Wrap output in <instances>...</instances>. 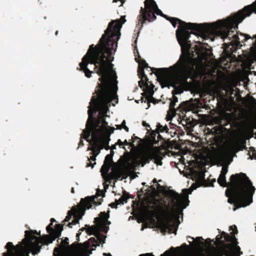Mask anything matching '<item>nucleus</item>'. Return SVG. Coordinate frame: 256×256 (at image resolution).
<instances>
[{"label": "nucleus", "mask_w": 256, "mask_h": 256, "mask_svg": "<svg viewBox=\"0 0 256 256\" xmlns=\"http://www.w3.org/2000/svg\"><path fill=\"white\" fill-rule=\"evenodd\" d=\"M100 196V194H98V196Z\"/></svg>", "instance_id": "nucleus-32"}, {"label": "nucleus", "mask_w": 256, "mask_h": 256, "mask_svg": "<svg viewBox=\"0 0 256 256\" xmlns=\"http://www.w3.org/2000/svg\"><path fill=\"white\" fill-rule=\"evenodd\" d=\"M240 248L236 244H234L230 248V252L226 254V256H239Z\"/></svg>", "instance_id": "nucleus-13"}, {"label": "nucleus", "mask_w": 256, "mask_h": 256, "mask_svg": "<svg viewBox=\"0 0 256 256\" xmlns=\"http://www.w3.org/2000/svg\"><path fill=\"white\" fill-rule=\"evenodd\" d=\"M157 130L160 132H168V126H166V125H165L164 126L160 124H158L157 125Z\"/></svg>", "instance_id": "nucleus-19"}, {"label": "nucleus", "mask_w": 256, "mask_h": 256, "mask_svg": "<svg viewBox=\"0 0 256 256\" xmlns=\"http://www.w3.org/2000/svg\"><path fill=\"white\" fill-rule=\"evenodd\" d=\"M126 22L124 16L111 22L95 48L91 45L80 66L86 76L90 78L92 70L100 76L98 88L92 96L88 110L86 128L83 138H110L115 130L104 119L108 116V108L118 102V81L111 62L114 60L120 38V29Z\"/></svg>", "instance_id": "nucleus-1"}, {"label": "nucleus", "mask_w": 256, "mask_h": 256, "mask_svg": "<svg viewBox=\"0 0 256 256\" xmlns=\"http://www.w3.org/2000/svg\"><path fill=\"white\" fill-rule=\"evenodd\" d=\"M121 1V4H120V6H122V4L124 3V2L122 1V0H120Z\"/></svg>", "instance_id": "nucleus-26"}, {"label": "nucleus", "mask_w": 256, "mask_h": 256, "mask_svg": "<svg viewBox=\"0 0 256 256\" xmlns=\"http://www.w3.org/2000/svg\"><path fill=\"white\" fill-rule=\"evenodd\" d=\"M110 164H104L101 169L102 174L104 175L106 174L109 170L110 169Z\"/></svg>", "instance_id": "nucleus-20"}, {"label": "nucleus", "mask_w": 256, "mask_h": 256, "mask_svg": "<svg viewBox=\"0 0 256 256\" xmlns=\"http://www.w3.org/2000/svg\"><path fill=\"white\" fill-rule=\"evenodd\" d=\"M112 160V157L110 155H107L105 158L104 164L110 162Z\"/></svg>", "instance_id": "nucleus-22"}, {"label": "nucleus", "mask_w": 256, "mask_h": 256, "mask_svg": "<svg viewBox=\"0 0 256 256\" xmlns=\"http://www.w3.org/2000/svg\"><path fill=\"white\" fill-rule=\"evenodd\" d=\"M80 144H82V142H80Z\"/></svg>", "instance_id": "nucleus-30"}, {"label": "nucleus", "mask_w": 256, "mask_h": 256, "mask_svg": "<svg viewBox=\"0 0 256 256\" xmlns=\"http://www.w3.org/2000/svg\"><path fill=\"white\" fill-rule=\"evenodd\" d=\"M58 227H60V228L58 230L59 231V232H60L61 231V228H60V226H58Z\"/></svg>", "instance_id": "nucleus-25"}, {"label": "nucleus", "mask_w": 256, "mask_h": 256, "mask_svg": "<svg viewBox=\"0 0 256 256\" xmlns=\"http://www.w3.org/2000/svg\"><path fill=\"white\" fill-rule=\"evenodd\" d=\"M128 197L126 195L122 196L118 200H116V205L123 204L127 202Z\"/></svg>", "instance_id": "nucleus-17"}, {"label": "nucleus", "mask_w": 256, "mask_h": 256, "mask_svg": "<svg viewBox=\"0 0 256 256\" xmlns=\"http://www.w3.org/2000/svg\"><path fill=\"white\" fill-rule=\"evenodd\" d=\"M142 73L141 80L138 82L140 86L148 94V96H152L154 94V86L150 84L146 76L143 74L142 70H140L139 74Z\"/></svg>", "instance_id": "nucleus-10"}, {"label": "nucleus", "mask_w": 256, "mask_h": 256, "mask_svg": "<svg viewBox=\"0 0 256 256\" xmlns=\"http://www.w3.org/2000/svg\"><path fill=\"white\" fill-rule=\"evenodd\" d=\"M97 197V196H92L90 198L88 197L84 199H82L80 206L76 208H73L68 212V215L66 216L64 221V225L66 226V222H68L72 216H73L74 219L72 222H70L67 224L70 227L72 228V225L76 224L78 223L80 219L84 215V211L86 209L88 210L92 208V204H100V200H99L98 202L96 200L98 198Z\"/></svg>", "instance_id": "nucleus-8"}, {"label": "nucleus", "mask_w": 256, "mask_h": 256, "mask_svg": "<svg viewBox=\"0 0 256 256\" xmlns=\"http://www.w3.org/2000/svg\"><path fill=\"white\" fill-rule=\"evenodd\" d=\"M228 166H224L218 178V182L222 186H230L227 189L226 194L228 198V202L234 204L237 208L245 207L252 202V196L256 188L252 182L245 174L240 173L231 176L230 183H226V175L228 171Z\"/></svg>", "instance_id": "nucleus-5"}, {"label": "nucleus", "mask_w": 256, "mask_h": 256, "mask_svg": "<svg viewBox=\"0 0 256 256\" xmlns=\"http://www.w3.org/2000/svg\"><path fill=\"white\" fill-rule=\"evenodd\" d=\"M117 130L124 129L126 132L129 131L128 128L126 126V122L125 120H124L120 124L116 125Z\"/></svg>", "instance_id": "nucleus-18"}, {"label": "nucleus", "mask_w": 256, "mask_h": 256, "mask_svg": "<svg viewBox=\"0 0 256 256\" xmlns=\"http://www.w3.org/2000/svg\"><path fill=\"white\" fill-rule=\"evenodd\" d=\"M256 128V116L254 118L250 126L239 130L228 142L226 148V155L232 156L236 152L245 148L246 139L249 138L248 134Z\"/></svg>", "instance_id": "nucleus-7"}, {"label": "nucleus", "mask_w": 256, "mask_h": 256, "mask_svg": "<svg viewBox=\"0 0 256 256\" xmlns=\"http://www.w3.org/2000/svg\"><path fill=\"white\" fill-rule=\"evenodd\" d=\"M153 182H154V183H155V182L156 183V179H154V180H153Z\"/></svg>", "instance_id": "nucleus-27"}, {"label": "nucleus", "mask_w": 256, "mask_h": 256, "mask_svg": "<svg viewBox=\"0 0 256 256\" xmlns=\"http://www.w3.org/2000/svg\"><path fill=\"white\" fill-rule=\"evenodd\" d=\"M252 12L256 13V0L234 15L211 24L186 23L178 18H167L174 28L178 24L176 36L182 54L174 66L169 69L164 68V78H189L203 72L204 62L196 58H200V55L204 54L206 46L202 42L204 40L212 41L214 36H219L222 39L228 38L231 45L238 46L240 42L250 39L248 34H233V30Z\"/></svg>", "instance_id": "nucleus-2"}, {"label": "nucleus", "mask_w": 256, "mask_h": 256, "mask_svg": "<svg viewBox=\"0 0 256 256\" xmlns=\"http://www.w3.org/2000/svg\"><path fill=\"white\" fill-rule=\"evenodd\" d=\"M178 102V98L174 96L172 98V100L170 104V109L168 112L166 117L167 121L171 120H172V118L176 115V110L174 108V106Z\"/></svg>", "instance_id": "nucleus-11"}, {"label": "nucleus", "mask_w": 256, "mask_h": 256, "mask_svg": "<svg viewBox=\"0 0 256 256\" xmlns=\"http://www.w3.org/2000/svg\"><path fill=\"white\" fill-rule=\"evenodd\" d=\"M141 14L142 18L148 21H154L156 18V14L160 15L164 18L166 16L164 15L162 11L157 6L154 0H145L144 8H141Z\"/></svg>", "instance_id": "nucleus-9"}, {"label": "nucleus", "mask_w": 256, "mask_h": 256, "mask_svg": "<svg viewBox=\"0 0 256 256\" xmlns=\"http://www.w3.org/2000/svg\"><path fill=\"white\" fill-rule=\"evenodd\" d=\"M207 158L210 160H212L214 158V156L212 154V152L210 151L208 152V154H207Z\"/></svg>", "instance_id": "nucleus-23"}, {"label": "nucleus", "mask_w": 256, "mask_h": 256, "mask_svg": "<svg viewBox=\"0 0 256 256\" xmlns=\"http://www.w3.org/2000/svg\"><path fill=\"white\" fill-rule=\"evenodd\" d=\"M192 176L195 183L190 188L183 189L182 194L166 190L162 196L151 198L146 205L144 204L140 212V221L146 227L156 226L162 232L176 234L180 216L188 206V195L204 182V174L202 171H194Z\"/></svg>", "instance_id": "nucleus-3"}, {"label": "nucleus", "mask_w": 256, "mask_h": 256, "mask_svg": "<svg viewBox=\"0 0 256 256\" xmlns=\"http://www.w3.org/2000/svg\"><path fill=\"white\" fill-rule=\"evenodd\" d=\"M250 156H252V158L256 159V150L254 148H250Z\"/></svg>", "instance_id": "nucleus-21"}, {"label": "nucleus", "mask_w": 256, "mask_h": 256, "mask_svg": "<svg viewBox=\"0 0 256 256\" xmlns=\"http://www.w3.org/2000/svg\"><path fill=\"white\" fill-rule=\"evenodd\" d=\"M132 140L134 139V138H132ZM134 140H132V142H128L126 140H125L124 142H122L121 140H119L117 144H119L120 146H123L124 144L125 146H129L131 148L130 150L134 149L136 148V146H134Z\"/></svg>", "instance_id": "nucleus-14"}, {"label": "nucleus", "mask_w": 256, "mask_h": 256, "mask_svg": "<svg viewBox=\"0 0 256 256\" xmlns=\"http://www.w3.org/2000/svg\"><path fill=\"white\" fill-rule=\"evenodd\" d=\"M134 138H135V139H136V140H138V138H136V137Z\"/></svg>", "instance_id": "nucleus-31"}, {"label": "nucleus", "mask_w": 256, "mask_h": 256, "mask_svg": "<svg viewBox=\"0 0 256 256\" xmlns=\"http://www.w3.org/2000/svg\"><path fill=\"white\" fill-rule=\"evenodd\" d=\"M147 64H146L144 62L142 63H140L139 64L140 67H142V68H145L147 67Z\"/></svg>", "instance_id": "nucleus-24"}, {"label": "nucleus", "mask_w": 256, "mask_h": 256, "mask_svg": "<svg viewBox=\"0 0 256 256\" xmlns=\"http://www.w3.org/2000/svg\"><path fill=\"white\" fill-rule=\"evenodd\" d=\"M110 205H111V206H112V207H114V204H112Z\"/></svg>", "instance_id": "nucleus-28"}, {"label": "nucleus", "mask_w": 256, "mask_h": 256, "mask_svg": "<svg viewBox=\"0 0 256 256\" xmlns=\"http://www.w3.org/2000/svg\"><path fill=\"white\" fill-rule=\"evenodd\" d=\"M162 154L158 148H152L143 152L140 157H132L126 160L114 172V176L117 179L126 178L130 176L134 168L142 164L148 162L150 160H154L157 165L162 166Z\"/></svg>", "instance_id": "nucleus-6"}, {"label": "nucleus", "mask_w": 256, "mask_h": 256, "mask_svg": "<svg viewBox=\"0 0 256 256\" xmlns=\"http://www.w3.org/2000/svg\"><path fill=\"white\" fill-rule=\"evenodd\" d=\"M230 230L232 231L231 234L232 235L231 236H230L224 232L222 233L221 236L219 237L218 236H216V240L219 242L220 240V239L223 237L225 238L226 240H228L229 239H230L232 242H234L235 237L234 235L237 234L236 227V226H232L230 227Z\"/></svg>", "instance_id": "nucleus-12"}, {"label": "nucleus", "mask_w": 256, "mask_h": 256, "mask_svg": "<svg viewBox=\"0 0 256 256\" xmlns=\"http://www.w3.org/2000/svg\"><path fill=\"white\" fill-rule=\"evenodd\" d=\"M109 214L105 212H101L99 217L94 218L96 226H88L87 228L80 229L77 234L78 240L80 234V231L86 230V232L89 234L94 235V237L90 238L88 242V246H77L74 244L68 246V239L66 238L62 241L59 247L54 248V254L55 256H89V247L92 246L96 248L104 242L106 236L100 234L101 232H106L108 228V225L110 224L108 221Z\"/></svg>", "instance_id": "nucleus-4"}, {"label": "nucleus", "mask_w": 256, "mask_h": 256, "mask_svg": "<svg viewBox=\"0 0 256 256\" xmlns=\"http://www.w3.org/2000/svg\"><path fill=\"white\" fill-rule=\"evenodd\" d=\"M192 239L194 242L196 248L198 249H201L202 248V246L203 245V242H201L202 238L200 237H198L196 239H194L193 238Z\"/></svg>", "instance_id": "nucleus-16"}, {"label": "nucleus", "mask_w": 256, "mask_h": 256, "mask_svg": "<svg viewBox=\"0 0 256 256\" xmlns=\"http://www.w3.org/2000/svg\"><path fill=\"white\" fill-rule=\"evenodd\" d=\"M118 0H114L113 2H117Z\"/></svg>", "instance_id": "nucleus-29"}, {"label": "nucleus", "mask_w": 256, "mask_h": 256, "mask_svg": "<svg viewBox=\"0 0 256 256\" xmlns=\"http://www.w3.org/2000/svg\"><path fill=\"white\" fill-rule=\"evenodd\" d=\"M256 41L254 44V45L250 49V54L252 58L256 60V36H255Z\"/></svg>", "instance_id": "nucleus-15"}]
</instances>
